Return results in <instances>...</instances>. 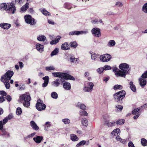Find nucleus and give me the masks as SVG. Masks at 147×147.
<instances>
[{
	"mask_svg": "<svg viewBox=\"0 0 147 147\" xmlns=\"http://www.w3.org/2000/svg\"><path fill=\"white\" fill-rule=\"evenodd\" d=\"M69 35L70 36H73L74 35H78L79 31H74L70 32L69 33Z\"/></svg>",
	"mask_w": 147,
	"mask_h": 147,
	"instance_id": "obj_39",
	"label": "nucleus"
},
{
	"mask_svg": "<svg viewBox=\"0 0 147 147\" xmlns=\"http://www.w3.org/2000/svg\"><path fill=\"white\" fill-rule=\"evenodd\" d=\"M62 121L65 124H68L70 123V120L67 118L63 119L62 120Z\"/></svg>",
	"mask_w": 147,
	"mask_h": 147,
	"instance_id": "obj_46",
	"label": "nucleus"
},
{
	"mask_svg": "<svg viewBox=\"0 0 147 147\" xmlns=\"http://www.w3.org/2000/svg\"><path fill=\"white\" fill-rule=\"evenodd\" d=\"M116 42L114 40H111L107 44V46L109 47H113L115 45Z\"/></svg>",
	"mask_w": 147,
	"mask_h": 147,
	"instance_id": "obj_27",
	"label": "nucleus"
},
{
	"mask_svg": "<svg viewBox=\"0 0 147 147\" xmlns=\"http://www.w3.org/2000/svg\"><path fill=\"white\" fill-rule=\"evenodd\" d=\"M51 126L50 122H46L45 124V130L46 131L48 130L47 128Z\"/></svg>",
	"mask_w": 147,
	"mask_h": 147,
	"instance_id": "obj_47",
	"label": "nucleus"
},
{
	"mask_svg": "<svg viewBox=\"0 0 147 147\" xmlns=\"http://www.w3.org/2000/svg\"><path fill=\"white\" fill-rule=\"evenodd\" d=\"M140 110V108L135 109L132 111V114L134 115H137L139 114V111Z\"/></svg>",
	"mask_w": 147,
	"mask_h": 147,
	"instance_id": "obj_43",
	"label": "nucleus"
},
{
	"mask_svg": "<svg viewBox=\"0 0 147 147\" xmlns=\"http://www.w3.org/2000/svg\"><path fill=\"white\" fill-rule=\"evenodd\" d=\"M126 74L124 73L122 71L120 70H118L116 73H115V75L117 77H125L126 75Z\"/></svg>",
	"mask_w": 147,
	"mask_h": 147,
	"instance_id": "obj_17",
	"label": "nucleus"
},
{
	"mask_svg": "<svg viewBox=\"0 0 147 147\" xmlns=\"http://www.w3.org/2000/svg\"><path fill=\"white\" fill-rule=\"evenodd\" d=\"M70 137L71 140L74 142L77 141L79 139L78 138L76 135L74 134H71Z\"/></svg>",
	"mask_w": 147,
	"mask_h": 147,
	"instance_id": "obj_30",
	"label": "nucleus"
},
{
	"mask_svg": "<svg viewBox=\"0 0 147 147\" xmlns=\"http://www.w3.org/2000/svg\"><path fill=\"white\" fill-rule=\"evenodd\" d=\"M89 144V141L88 140L87 141L82 140L80 141L79 143L76 146V147H82L81 146H83L85 144L88 145Z\"/></svg>",
	"mask_w": 147,
	"mask_h": 147,
	"instance_id": "obj_16",
	"label": "nucleus"
},
{
	"mask_svg": "<svg viewBox=\"0 0 147 147\" xmlns=\"http://www.w3.org/2000/svg\"><path fill=\"white\" fill-rule=\"evenodd\" d=\"M70 46L71 47L74 48L76 47L78 45V44L76 42L73 41L71 42L69 44Z\"/></svg>",
	"mask_w": 147,
	"mask_h": 147,
	"instance_id": "obj_44",
	"label": "nucleus"
},
{
	"mask_svg": "<svg viewBox=\"0 0 147 147\" xmlns=\"http://www.w3.org/2000/svg\"><path fill=\"white\" fill-rule=\"evenodd\" d=\"M49 77L48 76H45L42 78V79L44 80V83L42 84V86L43 87H46L48 84Z\"/></svg>",
	"mask_w": 147,
	"mask_h": 147,
	"instance_id": "obj_19",
	"label": "nucleus"
},
{
	"mask_svg": "<svg viewBox=\"0 0 147 147\" xmlns=\"http://www.w3.org/2000/svg\"><path fill=\"white\" fill-rule=\"evenodd\" d=\"M110 117L109 115L107 114L103 115V118L105 120V121H108L107 120L110 118Z\"/></svg>",
	"mask_w": 147,
	"mask_h": 147,
	"instance_id": "obj_52",
	"label": "nucleus"
},
{
	"mask_svg": "<svg viewBox=\"0 0 147 147\" xmlns=\"http://www.w3.org/2000/svg\"><path fill=\"white\" fill-rule=\"evenodd\" d=\"M0 9L2 11L3 10H9L12 13H14L16 10V8L13 4L11 3H3L0 5Z\"/></svg>",
	"mask_w": 147,
	"mask_h": 147,
	"instance_id": "obj_2",
	"label": "nucleus"
},
{
	"mask_svg": "<svg viewBox=\"0 0 147 147\" xmlns=\"http://www.w3.org/2000/svg\"><path fill=\"white\" fill-rule=\"evenodd\" d=\"M92 34L95 36L99 37L101 35L100 30L97 28H93L91 30Z\"/></svg>",
	"mask_w": 147,
	"mask_h": 147,
	"instance_id": "obj_11",
	"label": "nucleus"
},
{
	"mask_svg": "<svg viewBox=\"0 0 147 147\" xmlns=\"http://www.w3.org/2000/svg\"><path fill=\"white\" fill-rule=\"evenodd\" d=\"M115 108L118 111L119 110L121 111L123 109V107L121 105H117L116 106Z\"/></svg>",
	"mask_w": 147,
	"mask_h": 147,
	"instance_id": "obj_56",
	"label": "nucleus"
},
{
	"mask_svg": "<svg viewBox=\"0 0 147 147\" xmlns=\"http://www.w3.org/2000/svg\"><path fill=\"white\" fill-rule=\"evenodd\" d=\"M5 100V98L3 96H1L0 97V102L2 103Z\"/></svg>",
	"mask_w": 147,
	"mask_h": 147,
	"instance_id": "obj_64",
	"label": "nucleus"
},
{
	"mask_svg": "<svg viewBox=\"0 0 147 147\" xmlns=\"http://www.w3.org/2000/svg\"><path fill=\"white\" fill-rule=\"evenodd\" d=\"M25 22L30 25H35L36 23V21L29 15H26L24 16Z\"/></svg>",
	"mask_w": 147,
	"mask_h": 147,
	"instance_id": "obj_5",
	"label": "nucleus"
},
{
	"mask_svg": "<svg viewBox=\"0 0 147 147\" xmlns=\"http://www.w3.org/2000/svg\"><path fill=\"white\" fill-rule=\"evenodd\" d=\"M13 74L14 73L12 71L8 70L5 74L1 76V80H10Z\"/></svg>",
	"mask_w": 147,
	"mask_h": 147,
	"instance_id": "obj_7",
	"label": "nucleus"
},
{
	"mask_svg": "<svg viewBox=\"0 0 147 147\" xmlns=\"http://www.w3.org/2000/svg\"><path fill=\"white\" fill-rule=\"evenodd\" d=\"M128 147H135L134 144L131 141H130L128 144Z\"/></svg>",
	"mask_w": 147,
	"mask_h": 147,
	"instance_id": "obj_59",
	"label": "nucleus"
},
{
	"mask_svg": "<svg viewBox=\"0 0 147 147\" xmlns=\"http://www.w3.org/2000/svg\"><path fill=\"white\" fill-rule=\"evenodd\" d=\"M105 124L108 127H111L115 126V122L114 121L109 122L108 121H105Z\"/></svg>",
	"mask_w": 147,
	"mask_h": 147,
	"instance_id": "obj_31",
	"label": "nucleus"
},
{
	"mask_svg": "<svg viewBox=\"0 0 147 147\" xmlns=\"http://www.w3.org/2000/svg\"><path fill=\"white\" fill-rule=\"evenodd\" d=\"M82 124L83 126L87 127L88 124L87 119L85 118H83L82 119Z\"/></svg>",
	"mask_w": 147,
	"mask_h": 147,
	"instance_id": "obj_33",
	"label": "nucleus"
},
{
	"mask_svg": "<svg viewBox=\"0 0 147 147\" xmlns=\"http://www.w3.org/2000/svg\"><path fill=\"white\" fill-rule=\"evenodd\" d=\"M51 96L54 99H56L58 98V95L56 92H53L51 94Z\"/></svg>",
	"mask_w": 147,
	"mask_h": 147,
	"instance_id": "obj_41",
	"label": "nucleus"
},
{
	"mask_svg": "<svg viewBox=\"0 0 147 147\" xmlns=\"http://www.w3.org/2000/svg\"><path fill=\"white\" fill-rule=\"evenodd\" d=\"M76 106L83 110H85L86 109V106L84 104H81L80 102H78L77 103Z\"/></svg>",
	"mask_w": 147,
	"mask_h": 147,
	"instance_id": "obj_28",
	"label": "nucleus"
},
{
	"mask_svg": "<svg viewBox=\"0 0 147 147\" xmlns=\"http://www.w3.org/2000/svg\"><path fill=\"white\" fill-rule=\"evenodd\" d=\"M31 100L30 95L28 93H26L20 95L18 101L22 103L25 107L28 108L30 105Z\"/></svg>",
	"mask_w": 147,
	"mask_h": 147,
	"instance_id": "obj_1",
	"label": "nucleus"
},
{
	"mask_svg": "<svg viewBox=\"0 0 147 147\" xmlns=\"http://www.w3.org/2000/svg\"><path fill=\"white\" fill-rule=\"evenodd\" d=\"M11 26V24H9L2 23L0 24V27L6 30L9 29Z\"/></svg>",
	"mask_w": 147,
	"mask_h": 147,
	"instance_id": "obj_15",
	"label": "nucleus"
},
{
	"mask_svg": "<svg viewBox=\"0 0 147 147\" xmlns=\"http://www.w3.org/2000/svg\"><path fill=\"white\" fill-rule=\"evenodd\" d=\"M35 47L36 49L40 53H41L44 51L43 45L39 43H37L36 44Z\"/></svg>",
	"mask_w": 147,
	"mask_h": 147,
	"instance_id": "obj_14",
	"label": "nucleus"
},
{
	"mask_svg": "<svg viewBox=\"0 0 147 147\" xmlns=\"http://www.w3.org/2000/svg\"><path fill=\"white\" fill-rule=\"evenodd\" d=\"M41 12L45 16H49L51 14L50 13L47 11L45 9H43L41 11Z\"/></svg>",
	"mask_w": 147,
	"mask_h": 147,
	"instance_id": "obj_42",
	"label": "nucleus"
},
{
	"mask_svg": "<svg viewBox=\"0 0 147 147\" xmlns=\"http://www.w3.org/2000/svg\"><path fill=\"white\" fill-rule=\"evenodd\" d=\"M45 69L47 71L54 70L55 69L54 67L53 66L47 67H45Z\"/></svg>",
	"mask_w": 147,
	"mask_h": 147,
	"instance_id": "obj_48",
	"label": "nucleus"
},
{
	"mask_svg": "<svg viewBox=\"0 0 147 147\" xmlns=\"http://www.w3.org/2000/svg\"><path fill=\"white\" fill-rule=\"evenodd\" d=\"M130 88L132 91L135 92L136 91V88L135 86L133 84L132 82H130L129 84Z\"/></svg>",
	"mask_w": 147,
	"mask_h": 147,
	"instance_id": "obj_34",
	"label": "nucleus"
},
{
	"mask_svg": "<svg viewBox=\"0 0 147 147\" xmlns=\"http://www.w3.org/2000/svg\"><path fill=\"white\" fill-rule=\"evenodd\" d=\"M61 48L62 50H68L69 49V45L67 42L62 44L61 46Z\"/></svg>",
	"mask_w": 147,
	"mask_h": 147,
	"instance_id": "obj_23",
	"label": "nucleus"
},
{
	"mask_svg": "<svg viewBox=\"0 0 147 147\" xmlns=\"http://www.w3.org/2000/svg\"><path fill=\"white\" fill-rule=\"evenodd\" d=\"M6 98L8 102L10 101L11 100V97L9 95H8L6 97Z\"/></svg>",
	"mask_w": 147,
	"mask_h": 147,
	"instance_id": "obj_63",
	"label": "nucleus"
},
{
	"mask_svg": "<svg viewBox=\"0 0 147 147\" xmlns=\"http://www.w3.org/2000/svg\"><path fill=\"white\" fill-rule=\"evenodd\" d=\"M22 112L21 109L20 107H18L16 111V113L17 115H21Z\"/></svg>",
	"mask_w": 147,
	"mask_h": 147,
	"instance_id": "obj_49",
	"label": "nucleus"
},
{
	"mask_svg": "<svg viewBox=\"0 0 147 147\" xmlns=\"http://www.w3.org/2000/svg\"><path fill=\"white\" fill-rule=\"evenodd\" d=\"M142 9L144 12L147 13V3L143 5Z\"/></svg>",
	"mask_w": 147,
	"mask_h": 147,
	"instance_id": "obj_53",
	"label": "nucleus"
},
{
	"mask_svg": "<svg viewBox=\"0 0 147 147\" xmlns=\"http://www.w3.org/2000/svg\"><path fill=\"white\" fill-rule=\"evenodd\" d=\"M120 70L126 74H129L131 68L129 65L126 63H122L120 64L119 66Z\"/></svg>",
	"mask_w": 147,
	"mask_h": 147,
	"instance_id": "obj_6",
	"label": "nucleus"
},
{
	"mask_svg": "<svg viewBox=\"0 0 147 147\" xmlns=\"http://www.w3.org/2000/svg\"><path fill=\"white\" fill-rule=\"evenodd\" d=\"M52 75L54 77L60 78L62 79L70 80H75L73 76L65 73L54 72L52 73Z\"/></svg>",
	"mask_w": 147,
	"mask_h": 147,
	"instance_id": "obj_3",
	"label": "nucleus"
},
{
	"mask_svg": "<svg viewBox=\"0 0 147 147\" xmlns=\"http://www.w3.org/2000/svg\"><path fill=\"white\" fill-rule=\"evenodd\" d=\"M88 33V30H86L84 31H79V35L82 34H86Z\"/></svg>",
	"mask_w": 147,
	"mask_h": 147,
	"instance_id": "obj_50",
	"label": "nucleus"
},
{
	"mask_svg": "<svg viewBox=\"0 0 147 147\" xmlns=\"http://www.w3.org/2000/svg\"><path fill=\"white\" fill-rule=\"evenodd\" d=\"M29 4L28 3H26L21 8V10L23 12L26 11L27 9L28 8Z\"/></svg>",
	"mask_w": 147,
	"mask_h": 147,
	"instance_id": "obj_35",
	"label": "nucleus"
},
{
	"mask_svg": "<svg viewBox=\"0 0 147 147\" xmlns=\"http://www.w3.org/2000/svg\"><path fill=\"white\" fill-rule=\"evenodd\" d=\"M141 142L143 146H147V140L145 138H142L141 139Z\"/></svg>",
	"mask_w": 147,
	"mask_h": 147,
	"instance_id": "obj_38",
	"label": "nucleus"
},
{
	"mask_svg": "<svg viewBox=\"0 0 147 147\" xmlns=\"http://www.w3.org/2000/svg\"><path fill=\"white\" fill-rule=\"evenodd\" d=\"M88 86H85L83 90L85 92H90L93 89V87L94 86V84L91 82H89L87 84Z\"/></svg>",
	"mask_w": 147,
	"mask_h": 147,
	"instance_id": "obj_12",
	"label": "nucleus"
},
{
	"mask_svg": "<svg viewBox=\"0 0 147 147\" xmlns=\"http://www.w3.org/2000/svg\"><path fill=\"white\" fill-rule=\"evenodd\" d=\"M115 5L118 7H121L123 6V4L121 2L118 1L116 3Z\"/></svg>",
	"mask_w": 147,
	"mask_h": 147,
	"instance_id": "obj_58",
	"label": "nucleus"
},
{
	"mask_svg": "<svg viewBox=\"0 0 147 147\" xmlns=\"http://www.w3.org/2000/svg\"><path fill=\"white\" fill-rule=\"evenodd\" d=\"M30 125L32 128L35 130L37 131L39 129L36 123L34 121H32L30 122Z\"/></svg>",
	"mask_w": 147,
	"mask_h": 147,
	"instance_id": "obj_22",
	"label": "nucleus"
},
{
	"mask_svg": "<svg viewBox=\"0 0 147 147\" xmlns=\"http://www.w3.org/2000/svg\"><path fill=\"white\" fill-rule=\"evenodd\" d=\"M112 57L109 54H105L100 56L99 59L100 61L102 62H107L109 61L111 59Z\"/></svg>",
	"mask_w": 147,
	"mask_h": 147,
	"instance_id": "obj_9",
	"label": "nucleus"
},
{
	"mask_svg": "<svg viewBox=\"0 0 147 147\" xmlns=\"http://www.w3.org/2000/svg\"><path fill=\"white\" fill-rule=\"evenodd\" d=\"M36 134L35 132H34L28 135V136L25 137H24V139L25 140H27L29 138L30 139L32 138V137L34 136Z\"/></svg>",
	"mask_w": 147,
	"mask_h": 147,
	"instance_id": "obj_37",
	"label": "nucleus"
},
{
	"mask_svg": "<svg viewBox=\"0 0 147 147\" xmlns=\"http://www.w3.org/2000/svg\"><path fill=\"white\" fill-rule=\"evenodd\" d=\"M147 78V71L143 74L141 77L139 79L140 84V85L142 86H144L146 85V82L145 78Z\"/></svg>",
	"mask_w": 147,
	"mask_h": 147,
	"instance_id": "obj_10",
	"label": "nucleus"
},
{
	"mask_svg": "<svg viewBox=\"0 0 147 147\" xmlns=\"http://www.w3.org/2000/svg\"><path fill=\"white\" fill-rule=\"evenodd\" d=\"M61 38V37L59 36H57L56 39L54 40H53L51 41L50 42V44L53 45L54 44H56L58 42L59 40Z\"/></svg>",
	"mask_w": 147,
	"mask_h": 147,
	"instance_id": "obj_25",
	"label": "nucleus"
},
{
	"mask_svg": "<svg viewBox=\"0 0 147 147\" xmlns=\"http://www.w3.org/2000/svg\"><path fill=\"white\" fill-rule=\"evenodd\" d=\"M125 122V120L124 119H119L117 121L115 122V124L117 125H120L123 124Z\"/></svg>",
	"mask_w": 147,
	"mask_h": 147,
	"instance_id": "obj_40",
	"label": "nucleus"
},
{
	"mask_svg": "<svg viewBox=\"0 0 147 147\" xmlns=\"http://www.w3.org/2000/svg\"><path fill=\"white\" fill-rule=\"evenodd\" d=\"M36 109L39 111L44 110L46 108V105L43 103V101L40 99L37 100L36 105Z\"/></svg>",
	"mask_w": 147,
	"mask_h": 147,
	"instance_id": "obj_8",
	"label": "nucleus"
},
{
	"mask_svg": "<svg viewBox=\"0 0 147 147\" xmlns=\"http://www.w3.org/2000/svg\"><path fill=\"white\" fill-rule=\"evenodd\" d=\"M62 80L60 78H57L51 82L52 85L54 87H57L59 86L61 83L62 82Z\"/></svg>",
	"mask_w": 147,
	"mask_h": 147,
	"instance_id": "obj_13",
	"label": "nucleus"
},
{
	"mask_svg": "<svg viewBox=\"0 0 147 147\" xmlns=\"http://www.w3.org/2000/svg\"><path fill=\"white\" fill-rule=\"evenodd\" d=\"M90 53L91 55V59L95 61L97 60V57L99 55L94 53L92 52H90Z\"/></svg>",
	"mask_w": 147,
	"mask_h": 147,
	"instance_id": "obj_24",
	"label": "nucleus"
},
{
	"mask_svg": "<svg viewBox=\"0 0 147 147\" xmlns=\"http://www.w3.org/2000/svg\"><path fill=\"white\" fill-rule=\"evenodd\" d=\"M43 137L42 136H36V137L33 138V140L37 144L40 143L43 139Z\"/></svg>",
	"mask_w": 147,
	"mask_h": 147,
	"instance_id": "obj_21",
	"label": "nucleus"
},
{
	"mask_svg": "<svg viewBox=\"0 0 147 147\" xmlns=\"http://www.w3.org/2000/svg\"><path fill=\"white\" fill-rule=\"evenodd\" d=\"M116 140L120 142L123 144H126V140L124 139L121 138L119 136H117L115 138Z\"/></svg>",
	"mask_w": 147,
	"mask_h": 147,
	"instance_id": "obj_29",
	"label": "nucleus"
},
{
	"mask_svg": "<svg viewBox=\"0 0 147 147\" xmlns=\"http://www.w3.org/2000/svg\"><path fill=\"white\" fill-rule=\"evenodd\" d=\"M80 115L82 116H85L88 115V113L86 111H83L80 112Z\"/></svg>",
	"mask_w": 147,
	"mask_h": 147,
	"instance_id": "obj_45",
	"label": "nucleus"
},
{
	"mask_svg": "<svg viewBox=\"0 0 147 147\" xmlns=\"http://www.w3.org/2000/svg\"><path fill=\"white\" fill-rule=\"evenodd\" d=\"M1 81L4 83L5 87L7 89H9V88L10 85L9 80H2Z\"/></svg>",
	"mask_w": 147,
	"mask_h": 147,
	"instance_id": "obj_26",
	"label": "nucleus"
},
{
	"mask_svg": "<svg viewBox=\"0 0 147 147\" xmlns=\"http://www.w3.org/2000/svg\"><path fill=\"white\" fill-rule=\"evenodd\" d=\"M112 69L113 71L115 73H116L117 71H118V70H119L117 68L116 65H114L113 67H112Z\"/></svg>",
	"mask_w": 147,
	"mask_h": 147,
	"instance_id": "obj_55",
	"label": "nucleus"
},
{
	"mask_svg": "<svg viewBox=\"0 0 147 147\" xmlns=\"http://www.w3.org/2000/svg\"><path fill=\"white\" fill-rule=\"evenodd\" d=\"M64 5L65 7L68 9H70L72 8V7L70 6V4L69 3H66Z\"/></svg>",
	"mask_w": 147,
	"mask_h": 147,
	"instance_id": "obj_57",
	"label": "nucleus"
},
{
	"mask_svg": "<svg viewBox=\"0 0 147 147\" xmlns=\"http://www.w3.org/2000/svg\"><path fill=\"white\" fill-rule=\"evenodd\" d=\"M0 94L3 96H6L7 95V93L4 91H0Z\"/></svg>",
	"mask_w": 147,
	"mask_h": 147,
	"instance_id": "obj_61",
	"label": "nucleus"
},
{
	"mask_svg": "<svg viewBox=\"0 0 147 147\" xmlns=\"http://www.w3.org/2000/svg\"><path fill=\"white\" fill-rule=\"evenodd\" d=\"M126 93L123 90H121L116 93L113 95L115 100L117 102L121 103L122 100L124 98Z\"/></svg>",
	"mask_w": 147,
	"mask_h": 147,
	"instance_id": "obj_4",
	"label": "nucleus"
},
{
	"mask_svg": "<svg viewBox=\"0 0 147 147\" xmlns=\"http://www.w3.org/2000/svg\"><path fill=\"white\" fill-rule=\"evenodd\" d=\"M46 39V38L45 36L42 35H39L37 38L38 40L42 42L45 41Z\"/></svg>",
	"mask_w": 147,
	"mask_h": 147,
	"instance_id": "obj_32",
	"label": "nucleus"
},
{
	"mask_svg": "<svg viewBox=\"0 0 147 147\" xmlns=\"http://www.w3.org/2000/svg\"><path fill=\"white\" fill-rule=\"evenodd\" d=\"M104 69L103 68H100L97 69V71L99 73H101L103 71Z\"/></svg>",
	"mask_w": 147,
	"mask_h": 147,
	"instance_id": "obj_62",
	"label": "nucleus"
},
{
	"mask_svg": "<svg viewBox=\"0 0 147 147\" xmlns=\"http://www.w3.org/2000/svg\"><path fill=\"white\" fill-rule=\"evenodd\" d=\"M122 86L120 85H115L114 86V88L116 90L117 89H122Z\"/></svg>",
	"mask_w": 147,
	"mask_h": 147,
	"instance_id": "obj_54",
	"label": "nucleus"
},
{
	"mask_svg": "<svg viewBox=\"0 0 147 147\" xmlns=\"http://www.w3.org/2000/svg\"><path fill=\"white\" fill-rule=\"evenodd\" d=\"M103 68L104 70H108L111 69H112V67L109 65H105L104 66Z\"/></svg>",
	"mask_w": 147,
	"mask_h": 147,
	"instance_id": "obj_51",
	"label": "nucleus"
},
{
	"mask_svg": "<svg viewBox=\"0 0 147 147\" xmlns=\"http://www.w3.org/2000/svg\"><path fill=\"white\" fill-rule=\"evenodd\" d=\"M2 131L3 132V135L6 136L7 137H9V134L7 132L3 130Z\"/></svg>",
	"mask_w": 147,
	"mask_h": 147,
	"instance_id": "obj_60",
	"label": "nucleus"
},
{
	"mask_svg": "<svg viewBox=\"0 0 147 147\" xmlns=\"http://www.w3.org/2000/svg\"><path fill=\"white\" fill-rule=\"evenodd\" d=\"M59 52V49L58 48H56L51 53V56L52 57L54 55H57Z\"/></svg>",
	"mask_w": 147,
	"mask_h": 147,
	"instance_id": "obj_36",
	"label": "nucleus"
},
{
	"mask_svg": "<svg viewBox=\"0 0 147 147\" xmlns=\"http://www.w3.org/2000/svg\"><path fill=\"white\" fill-rule=\"evenodd\" d=\"M63 86L64 89L66 90H69L71 88V84L68 82H65L63 83Z\"/></svg>",
	"mask_w": 147,
	"mask_h": 147,
	"instance_id": "obj_20",
	"label": "nucleus"
},
{
	"mask_svg": "<svg viewBox=\"0 0 147 147\" xmlns=\"http://www.w3.org/2000/svg\"><path fill=\"white\" fill-rule=\"evenodd\" d=\"M120 130L119 128H116L113 131L111 132V135L112 136H116L117 135V136H119L120 135Z\"/></svg>",
	"mask_w": 147,
	"mask_h": 147,
	"instance_id": "obj_18",
	"label": "nucleus"
}]
</instances>
